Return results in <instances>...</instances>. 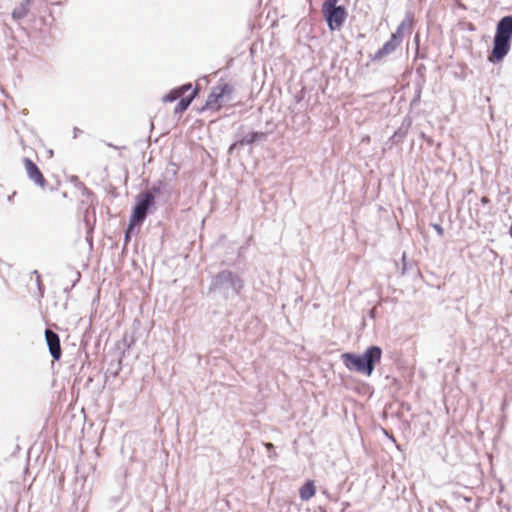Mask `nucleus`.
I'll return each mask as SVG.
<instances>
[{
  "instance_id": "nucleus-5",
  "label": "nucleus",
  "mask_w": 512,
  "mask_h": 512,
  "mask_svg": "<svg viewBox=\"0 0 512 512\" xmlns=\"http://www.w3.org/2000/svg\"><path fill=\"white\" fill-rule=\"evenodd\" d=\"M337 3L338 0H326L322 5V12L331 30H339L347 18L346 9Z\"/></svg>"
},
{
  "instance_id": "nucleus-6",
  "label": "nucleus",
  "mask_w": 512,
  "mask_h": 512,
  "mask_svg": "<svg viewBox=\"0 0 512 512\" xmlns=\"http://www.w3.org/2000/svg\"><path fill=\"white\" fill-rule=\"evenodd\" d=\"M154 204V195L150 192L142 193L138 196V201L134 207L130 219V225L126 232V241L129 240V233L135 225L142 223L147 215L148 209Z\"/></svg>"
},
{
  "instance_id": "nucleus-15",
  "label": "nucleus",
  "mask_w": 512,
  "mask_h": 512,
  "mask_svg": "<svg viewBox=\"0 0 512 512\" xmlns=\"http://www.w3.org/2000/svg\"><path fill=\"white\" fill-rule=\"evenodd\" d=\"M266 448L267 449H272L273 448V444L272 443H267L266 444Z\"/></svg>"
},
{
  "instance_id": "nucleus-14",
  "label": "nucleus",
  "mask_w": 512,
  "mask_h": 512,
  "mask_svg": "<svg viewBox=\"0 0 512 512\" xmlns=\"http://www.w3.org/2000/svg\"><path fill=\"white\" fill-rule=\"evenodd\" d=\"M489 202H490V200H489V198H488V197L483 196V197L481 198V203H483V204H488Z\"/></svg>"
},
{
  "instance_id": "nucleus-4",
  "label": "nucleus",
  "mask_w": 512,
  "mask_h": 512,
  "mask_svg": "<svg viewBox=\"0 0 512 512\" xmlns=\"http://www.w3.org/2000/svg\"><path fill=\"white\" fill-rule=\"evenodd\" d=\"M198 93V87L192 89V85L190 83H187L170 90L166 95L163 96L162 100L166 103L180 99L174 108V113L180 114L183 113L189 107V105L198 95Z\"/></svg>"
},
{
  "instance_id": "nucleus-13",
  "label": "nucleus",
  "mask_w": 512,
  "mask_h": 512,
  "mask_svg": "<svg viewBox=\"0 0 512 512\" xmlns=\"http://www.w3.org/2000/svg\"><path fill=\"white\" fill-rule=\"evenodd\" d=\"M433 228L436 230L437 234L442 236L444 234V229L439 224H433Z\"/></svg>"
},
{
  "instance_id": "nucleus-1",
  "label": "nucleus",
  "mask_w": 512,
  "mask_h": 512,
  "mask_svg": "<svg viewBox=\"0 0 512 512\" xmlns=\"http://www.w3.org/2000/svg\"><path fill=\"white\" fill-rule=\"evenodd\" d=\"M382 350L378 346L367 348L363 355L343 353L341 359L345 367L350 371H356L366 376H371L376 364L380 363Z\"/></svg>"
},
{
  "instance_id": "nucleus-10",
  "label": "nucleus",
  "mask_w": 512,
  "mask_h": 512,
  "mask_svg": "<svg viewBox=\"0 0 512 512\" xmlns=\"http://www.w3.org/2000/svg\"><path fill=\"white\" fill-rule=\"evenodd\" d=\"M316 494V486L313 480L306 481L299 489V496L302 501L310 500Z\"/></svg>"
},
{
  "instance_id": "nucleus-2",
  "label": "nucleus",
  "mask_w": 512,
  "mask_h": 512,
  "mask_svg": "<svg viewBox=\"0 0 512 512\" xmlns=\"http://www.w3.org/2000/svg\"><path fill=\"white\" fill-rule=\"evenodd\" d=\"M512 40V15L504 16L499 20L496 26V32L493 39L492 51L488 55L491 63H500L511 48Z\"/></svg>"
},
{
  "instance_id": "nucleus-9",
  "label": "nucleus",
  "mask_w": 512,
  "mask_h": 512,
  "mask_svg": "<svg viewBox=\"0 0 512 512\" xmlns=\"http://www.w3.org/2000/svg\"><path fill=\"white\" fill-rule=\"evenodd\" d=\"M45 338L52 358L55 361H58L62 355L60 338L58 334H56L54 331L50 329H46Z\"/></svg>"
},
{
  "instance_id": "nucleus-3",
  "label": "nucleus",
  "mask_w": 512,
  "mask_h": 512,
  "mask_svg": "<svg viewBox=\"0 0 512 512\" xmlns=\"http://www.w3.org/2000/svg\"><path fill=\"white\" fill-rule=\"evenodd\" d=\"M234 94V86L228 81L221 79L209 93L203 110L217 112L223 108Z\"/></svg>"
},
{
  "instance_id": "nucleus-8",
  "label": "nucleus",
  "mask_w": 512,
  "mask_h": 512,
  "mask_svg": "<svg viewBox=\"0 0 512 512\" xmlns=\"http://www.w3.org/2000/svg\"><path fill=\"white\" fill-rule=\"evenodd\" d=\"M23 164L29 179L33 181L37 186L44 188L46 179L38 166L29 158H24Z\"/></svg>"
},
{
  "instance_id": "nucleus-11",
  "label": "nucleus",
  "mask_w": 512,
  "mask_h": 512,
  "mask_svg": "<svg viewBox=\"0 0 512 512\" xmlns=\"http://www.w3.org/2000/svg\"><path fill=\"white\" fill-rule=\"evenodd\" d=\"M266 137V134L264 132H251L247 135H245L239 142V145H249L254 143L255 141L259 139H263Z\"/></svg>"
},
{
  "instance_id": "nucleus-12",
  "label": "nucleus",
  "mask_w": 512,
  "mask_h": 512,
  "mask_svg": "<svg viewBox=\"0 0 512 512\" xmlns=\"http://www.w3.org/2000/svg\"><path fill=\"white\" fill-rule=\"evenodd\" d=\"M29 12L28 3H21L18 7H16L12 12V17L14 20H21L27 16Z\"/></svg>"
},
{
  "instance_id": "nucleus-7",
  "label": "nucleus",
  "mask_w": 512,
  "mask_h": 512,
  "mask_svg": "<svg viewBox=\"0 0 512 512\" xmlns=\"http://www.w3.org/2000/svg\"><path fill=\"white\" fill-rule=\"evenodd\" d=\"M403 28V24L397 27L396 32L392 33L390 39L376 52L375 59H381L391 54L400 46L403 39Z\"/></svg>"
}]
</instances>
